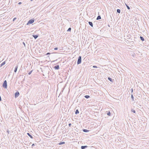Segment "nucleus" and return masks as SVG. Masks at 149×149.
<instances>
[{
	"mask_svg": "<svg viewBox=\"0 0 149 149\" xmlns=\"http://www.w3.org/2000/svg\"><path fill=\"white\" fill-rule=\"evenodd\" d=\"M117 12L118 13H120V9H117Z\"/></svg>",
	"mask_w": 149,
	"mask_h": 149,
	"instance_id": "obj_18",
	"label": "nucleus"
},
{
	"mask_svg": "<svg viewBox=\"0 0 149 149\" xmlns=\"http://www.w3.org/2000/svg\"><path fill=\"white\" fill-rule=\"evenodd\" d=\"M79 113V111L78 109L76 110L75 112V113L76 114H77Z\"/></svg>",
	"mask_w": 149,
	"mask_h": 149,
	"instance_id": "obj_14",
	"label": "nucleus"
},
{
	"mask_svg": "<svg viewBox=\"0 0 149 149\" xmlns=\"http://www.w3.org/2000/svg\"><path fill=\"white\" fill-rule=\"evenodd\" d=\"M35 146V144L34 143H33L32 145V147H33V146Z\"/></svg>",
	"mask_w": 149,
	"mask_h": 149,
	"instance_id": "obj_32",
	"label": "nucleus"
},
{
	"mask_svg": "<svg viewBox=\"0 0 149 149\" xmlns=\"http://www.w3.org/2000/svg\"><path fill=\"white\" fill-rule=\"evenodd\" d=\"M3 87L5 88H6L7 87V82L6 80H5L4 81L3 83V84L2 85Z\"/></svg>",
	"mask_w": 149,
	"mask_h": 149,
	"instance_id": "obj_2",
	"label": "nucleus"
},
{
	"mask_svg": "<svg viewBox=\"0 0 149 149\" xmlns=\"http://www.w3.org/2000/svg\"><path fill=\"white\" fill-rule=\"evenodd\" d=\"M22 3L21 2H19L18 3V4L20 5L21 4H22Z\"/></svg>",
	"mask_w": 149,
	"mask_h": 149,
	"instance_id": "obj_34",
	"label": "nucleus"
},
{
	"mask_svg": "<svg viewBox=\"0 0 149 149\" xmlns=\"http://www.w3.org/2000/svg\"><path fill=\"white\" fill-rule=\"evenodd\" d=\"M71 30V28H69L68 29V30H67V31H70Z\"/></svg>",
	"mask_w": 149,
	"mask_h": 149,
	"instance_id": "obj_24",
	"label": "nucleus"
},
{
	"mask_svg": "<svg viewBox=\"0 0 149 149\" xmlns=\"http://www.w3.org/2000/svg\"><path fill=\"white\" fill-rule=\"evenodd\" d=\"M81 62V56H79L78 57V59L77 62V64L79 65L80 64Z\"/></svg>",
	"mask_w": 149,
	"mask_h": 149,
	"instance_id": "obj_1",
	"label": "nucleus"
},
{
	"mask_svg": "<svg viewBox=\"0 0 149 149\" xmlns=\"http://www.w3.org/2000/svg\"><path fill=\"white\" fill-rule=\"evenodd\" d=\"M101 19V16L100 15H98L97 19H96V20H99V19Z\"/></svg>",
	"mask_w": 149,
	"mask_h": 149,
	"instance_id": "obj_15",
	"label": "nucleus"
},
{
	"mask_svg": "<svg viewBox=\"0 0 149 149\" xmlns=\"http://www.w3.org/2000/svg\"><path fill=\"white\" fill-rule=\"evenodd\" d=\"M33 37L36 39L38 36V35H33Z\"/></svg>",
	"mask_w": 149,
	"mask_h": 149,
	"instance_id": "obj_7",
	"label": "nucleus"
},
{
	"mask_svg": "<svg viewBox=\"0 0 149 149\" xmlns=\"http://www.w3.org/2000/svg\"><path fill=\"white\" fill-rule=\"evenodd\" d=\"M107 115L109 116H110L111 115V113L110 111H109L108 112V113H107Z\"/></svg>",
	"mask_w": 149,
	"mask_h": 149,
	"instance_id": "obj_20",
	"label": "nucleus"
},
{
	"mask_svg": "<svg viewBox=\"0 0 149 149\" xmlns=\"http://www.w3.org/2000/svg\"><path fill=\"white\" fill-rule=\"evenodd\" d=\"M17 68H18V65H17L15 66V69L14 71V72H16L17 70Z\"/></svg>",
	"mask_w": 149,
	"mask_h": 149,
	"instance_id": "obj_9",
	"label": "nucleus"
},
{
	"mask_svg": "<svg viewBox=\"0 0 149 149\" xmlns=\"http://www.w3.org/2000/svg\"><path fill=\"white\" fill-rule=\"evenodd\" d=\"M83 131L85 132H89V130H87L83 129Z\"/></svg>",
	"mask_w": 149,
	"mask_h": 149,
	"instance_id": "obj_12",
	"label": "nucleus"
},
{
	"mask_svg": "<svg viewBox=\"0 0 149 149\" xmlns=\"http://www.w3.org/2000/svg\"><path fill=\"white\" fill-rule=\"evenodd\" d=\"M58 49V48L57 47H56L54 49L55 50H57Z\"/></svg>",
	"mask_w": 149,
	"mask_h": 149,
	"instance_id": "obj_29",
	"label": "nucleus"
},
{
	"mask_svg": "<svg viewBox=\"0 0 149 149\" xmlns=\"http://www.w3.org/2000/svg\"><path fill=\"white\" fill-rule=\"evenodd\" d=\"M27 134L31 138L33 139V136L32 135H31L29 133H27Z\"/></svg>",
	"mask_w": 149,
	"mask_h": 149,
	"instance_id": "obj_8",
	"label": "nucleus"
},
{
	"mask_svg": "<svg viewBox=\"0 0 149 149\" xmlns=\"http://www.w3.org/2000/svg\"><path fill=\"white\" fill-rule=\"evenodd\" d=\"M6 63L5 61H4L3 63H1V64L0 65V67H1L2 66L5 65Z\"/></svg>",
	"mask_w": 149,
	"mask_h": 149,
	"instance_id": "obj_11",
	"label": "nucleus"
},
{
	"mask_svg": "<svg viewBox=\"0 0 149 149\" xmlns=\"http://www.w3.org/2000/svg\"><path fill=\"white\" fill-rule=\"evenodd\" d=\"M86 98L88 99L90 97V96L88 95H86L84 96Z\"/></svg>",
	"mask_w": 149,
	"mask_h": 149,
	"instance_id": "obj_19",
	"label": "nucleus"
},
{
	"mask_svg": "<svg viewBox=\"0 0 149 149\" xmlns=\"http://www.w3.org/2000/svg\"><path fill=\"white\" fill-rule=\"evenodd\" d=\"M88 24L90 25L91 27H93V23L92 22H89Z\"/></svg>",
	"mask_w": 149,
	"mask_h": 149,
	"instance_id": "obj_10",
	"label": "nucleus"
},
{
	"mask_svg": "<svg viewBox=\"0 0 149 149\" xmlns=\"http://www.w3.org/2000/svg\"><path fill=\"white\" fill-rule=\"evenodd\" d=\"M50 54V53H47L46 55H48Z\"/></svg>",
	"mask_w": 149,
	"mask_h": 149,
	"instance_id": "obj_35",
	"label": "nucleus"
},
{
	"mask_svg": "<svg viewBox=\"0 0 149 149\" xmlns=\"http://www.w3.org/2000/svg\"><path fill=\"white\" fill-rule=\"evenodd\" d=\"M108 79L111 82H113V81L112 80V79L111 78L109 77H108Z\"/></svg>",
	"mask_w": 149,
	"mask_h": 149,
	"instance_id": "obj_13",
	"label": "nucleus"
},
{
	"mask_svg": "<svg viewBox=\"0 0 149 149\" xmlns=\"http://www.w3.org/2000/svg\"><path fill=\"white\" fill-rule=\"evenodd\" d=\"M31 1H33V0H30Z\"/></svg>",
	"mask_w": 149,
	"mask_h": 149,
	"instance_id": "obj_36",
	"label": "nucleus"
},
{
	"mask_svg": "<svg viewBox=\"0 0 149 149\" xmlns=\"http://www.w3.org/2000/svg\"><path fill=\"white\" fill-rule=\"evenodd\" d=\"M125 4L126 6V7H127V8L129 10L130 8V7L126 3H125Z\"/></svg>",
	"mask_w": 149,
	"mask_h": 149,
	"instance_id": "obj_22",
	"label": "nucleus"
},
{
	"mask_svg": "<svg viewBox=\"0 0 149 149\" xmlns=\"http://www.w3.org/2000/svg\"><path fill=\"white\" fill-rule=\"evenodd\" d=\"M131 97L132 100V101H133L134 100V97L132 94L131 95Z\"/></svg>",
	"mask_w": 149,
	"mask_h": 149,
	"instance_id": "obj_21",
	"label": "nucleus"
},
{
	"mask_svg": "<svg viewBox=\"0 0 149 149\" xmlns=\"http://www.w3.org/2000/svg\"><path fill=\"white\" fill-rule=\"evenodd\" d=\"M131 91L132 93L133 91V88H131Z\"/></svg>",
	"mask_w": 149,
	"mask_h": 149,
	"instance_id": "obj_31",
	"label": "nucleus"
},
{
	"mask_svg": "<svg viewBox=\"0 0 149 149\" xmlns=\"http://www.w3.org/2000/svg\"><path fill=\"white\" fill-rule=\"evenodd\" d=\"M32 71H33V70H31V71H30V72H29L28 73V74H29V75L31 74Z\"/></svg>",
	"mask_w": 149,
	"mask_h": 149,
	"instance_id": "obj_25",
	"label": "nucleus"
},
{
	"mask_svg": "<svg viewBox=\"0 0 149 149\" xmlns=\"http://www.w3.org/2000/svg\"><path fill=\"white\" fill-rule=\"evenodd\" d=\"M7 132V133H8V134H9V132H10V131L8 130Z\"/></svg>",
	"mask_w": 149,
	"mask_h": 149,
	"instance_id": "obj_30",
	"label": "nucleus"
},
{
	"mask_svg": "<svg viewBox=\"0 0 149 149\" xmlns=\"http://www.w3.org/2000/svg\"><path fill=\"white\" fill-rule=\"evenodd\" d=\"M54 68L55 70H58L59 68V65H57L55 66L54 67Z\"/></svg>",
	"mask_w": 149,
	"mask_h": 149,
	"instance_id": "obj_5",
	"label": "nucleus"
},
{
	"mask_svg": "<svg viewBox=\"0 0 149 149\" xmlns=\"http://www.w3.org/2000/svg\"><path fill=\"white\" fill-rule=\"evenodd\" d=\"M19 95V92L18 91H17L16 92L15 94V97L16 98Z\"/></svg>",
	"mask_w": 149,
	"mask_h": 149,
	"instance_id": "obj_4",
	"label": "nucleus"
},
{
	"mask_svg": "<svg viewBox=\"0 0 149 149\" xmlns=\"http://www.w3.org/2000/svg\"><path fill=\"white\" fill-rule=\"evenodd\" d=\"M131 111L132 112H133V113H135L136 112V111L135 110L133 109H132L131 110Z\"/></svg>",
	"mask_w": 149,
	"mask_h": 149,
	"instance_id": "obj_23",
	"label": "nucleus"
},
{
	"mask_svg": "<svg viewBox=\"0 0 149 149\" xmlns=\"http://www.w3.org/2000/svg\"><path fill=\"white\" fill-rule=\"evenodd\" d=\"M23 44L25 46V43L24 42H23Z\"/></svg>",
	"mask_w": 149,
	"mask_h": 149,
	"instance_id": "obj_33",
	"label": "nucleus"
},
{
	"mask_svg": "<svg viewBox=\"0 0 149 149\" xmlns=\"http://www.w3.org/2000/svg\"><path fill=\"white\" fill-rule=\"evenodd\" d=\"M34 19H30L27 23V25H29V24H32L34 22Z\"/></svg>",
	"mask_w": 149,
	"mask_h": 149,
	"instance_id": "obj_3",
	"label": "nucleus"
},
{
	"mask_svg": "<svg viewBox=\"0 0 149 149\" xmlns=\"http://www.w3.org/2000/svg\"><path fill=\"white\" fill-rule=\"evenodd\" d=\"M65 143V142H60L58 143V144L59 145H62V144H64Z\"/></svg>",
	"mask_w": 149,
	"mask_h": 149,
	"instance_id": "obj_16",
	"label": "nucleus"
},
{
	"mask_svg": "<svg viewBox=\"0 0 149 149\" xmlns=\"http://www.w3.org/2000/svg\"><path fill=\"white\" fill-rule=\"evenodd\" d=\"M16 19V17H15L13 19V21H15Z\"/></svg>",
	"mask_w": 149,
	"mask_h": 149,
	"instance_id": "obj_28",
	"label": "nucleus"
},
{
	"mask_svg": "<svg viewBox=\"0 0 149 149\" xmlns=\"http://www.w3.org/2000/svg\"><path fill=\"white\" fill-rule=\"evenodd\" d=\"M71 123H70L68 125L69 127H70L71 125Z\"/></svg>",
	"mask_w": 149,
	"mask_h": 149,
	"instance_id": "obj_27",
	"label": "nucleus"
},
{
	"mask_svg": "<svg viewBox=\"0 0 149 149\" xmlns=\"http://www.w3.org/2000/svg\"><path fill=\"white\" fill-rule=\"evenodd\" d=\"M140 38L141 40V41H144V38H143L142 36H140Z\"/></svg>",
	"mask_w": 149,
	"mask_h": 149,
	"instance_id": "obj_17",
	"label": "nucleus"
},
{
	"mask_svg": "<svg viewBox=\"0 0 149 149\" xmlns=\"http://www.w3.org/2000/svg\"><path fill=\"white\" fill-rule=\"evenodd\" d=\"M88 146H82L81 147V149H85V148H87Z\"/></svg>",
	"mask_w": 149,
	"mask_h": 149,
	"instance_id": "obj_6",
	"label": "nucleus"
},
{
	"mask_svg": "<svg viewBox=\"0 0 149 149\" xmlns=\"http://www.w3.org/2000/svg\"><path fill=\"white\" fill-rule=\"evenodd\" d=\"M93 67L94 68H97V67L96 66L94 65L93 66Z\"/></svg>",
	"mask_w": 149,
	"mask_h": 149,
	"instance_id": "obj_26",
	"label": "nucleus"
}]
</instances>
